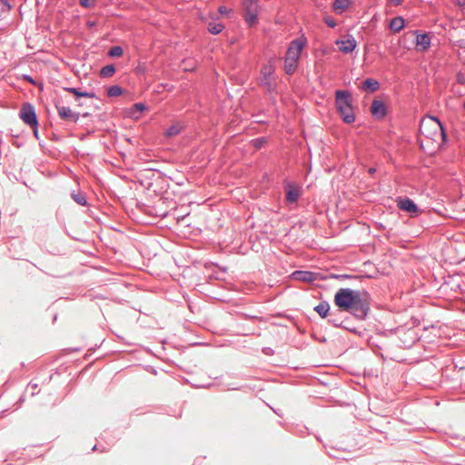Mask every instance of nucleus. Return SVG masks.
Returning a JSON list of instances; mask_svg holds the SVG:
<instances>
[{
	"label": "nucleus",
	"mask_w": 465,
	"mask_h": 465,
	"mask_svg": "<svg viewBox=\"0 0 465 465\" xmlns=\"http://www.w3.org/2000/svg\"><path fill=\"white\" fill-rule=\"evenodd\" d=\"M333 302L337 312H348L360 322L365 321L371 312L370 294L367 291L341 288L335 292Z\"/></svg>",
	"instance_id": "f257e3e1"
},
{
	"label": "nucleus",
	"mask_w": 465,
	"mask_h": 465,
	"mask_svg": "<svg viewBox=\"0 0 465 465\" xmlns=\"http://www.w3.org/2000/svg\"><path fill=\"white\" fill-rule=\"evenodd\" d=\"M335 106L341 120L345 124H352L355 122V114L352 106V95L348 90L335 91Z\"/></svg>",
	"instance_id": "f03ea898"
},
{
	"label": "nucleus",
	"mask_w": 465,
	"mask_h": 465,
	"mask_svg": "<svg viewBox=\"0 0 465 465\" xmlns=\"http://www.w3.org/2000/svg\"><path fill=\"white\" fill-rule=\"evenodd\" d=\"M242 16L248 27L252 28L259 24L261 5L259 0H242Z\"/></svg>",
	"instance_id": "7ed1b4c3"
},
{
	"label": "nucleus",
	"mask_w": 465,
	"mask_h": 465,
	"mask_svg": "<svg viewBox=\"0 0 465 465\" xmlns=\"http://www.w3.org/2000/svg\"><path fill=\"white\" fill-rule=\"evenodd\" d=\"M395 203L398 209L407 213L411 218H417L424 213V210L408 196H397Z\"/></svg>",
	"instance_id": "20e7f679"
},
{
	"label": "nucleus",
	"mask_w": 465,
	"mask_h": 465,
	"mask_svg": "<svg viewBox=\"0 0 465 465\" xmlns=\"http://www.w3.org/2000/svg\"><path fill=\"white\" fill-rule=\"evenodd\" d=\"M19 118L28 127L36 125L39 121L34 104L29 102L24 103L19 111Z\"/></svg>",
	"instance_id": "39448f33"
},
{
	"label": "nucleus",
	"mask_w": 465,
	"mask_h": 465,
	"mask_svg": "<svg viewBox=\"0 0 465 465\" xmlns=\"http://www.w3.org/2000/svg\"><path fill=\"white\" fill-rule=\"evenodd\" d=\"M411 34L415 35L414 45L415 50L419 52H426L431 45V32H423L421 30H413Z\"/></svg>",
	"instance_id": "423d86ee"
},
{
	"label": "nucleus",
	"mask_w": 465,
	"mask_h": 465,
	"mask_svg": "<svg viewBox=\"0 0 465 465\" xmlns=\"http://www.w3.org/2000/svg\"><path fill=\"white\" fill-rule=\"evenodd\" d=\"M291 278L294 281L312 283L315 281L325 280L327 277L323 276L321 272L296 270L292 272Z\"/></svg>",
	"instance_id": "0eeeda50"
},
{
	"label": "nucleus",
	"mask_w": 465,
	"mask_h": 465,
	"mask_svg": "<svg viewBox=\"0 0 465 465\" xmlns=\"http://www.w3.org/2000/svg\"><path fill=\"white\" fill-rule=\"evenodd\" d=\"M307 44H308V40L304 35L292 40L287 48L285 57H291V58L292 57L293 58L297 54L298 60H300L302 52L305 48Z\"/></svg>",
	"instance_id": "6e6552de"
},
{
	"label": "nucleus",
	"mask_w": 465,
	"mask_h": 465,
	"mask_svg": "<svg viewBox=\"0 0 465 465\" xmlns=\"http://www.w3.org/2000/svg\"><path fill=\"white\" fill-rule=\"evenodd\" d=\"M370 112L374 119L383 120L389 114V107L383 100L375 98L371 102Z\"/></svg>",
	"instance_id": "1a4fd4ad"
},
{
	"label": "nucleus",
	"mask_w": 465,
	"mask_h": 465,
	"mask_svg": "<svg viewBox=\"0 0 465 465\" xmlns=\"http://www.w3.org/2000/svg\"><path fill=\"white\" fill-rule=\"evenodd\" d=\"M283 188L285 191V201L287 203H297L302 194L301 187L294 183L285 180L283 182Z\"/></svg>",
	"instance_id": "9d476101"
},
{
	"label": "nucleus",
	"mask_w": 465,
	"mask_h": 465,
	"mask_svg": "<svg viewBox=\"0 0 465 465\" xmlns=\"http://www.w3.org/2000/svg\"><path fill=\"white\" fill-rule=\"evenodd\" d=\"M145 172L146 173H140L138 181H139V183L147 190L152 189V187L153 185V177L155 174H157L158 178H161V179L163 178V176H164V173H163L162 172H160L157 169H150V170H146Z\"/></svg>",
	"instance_id": "9b49d317"
},
{
	"label": "nucleus",
	"mask_w": 465,
	"mask_h": 465,
	"mask_svg": "<svg viewBox=\"0 0 465 465\" xmlns=\"http://www.w3.org/2000/svg\"><path fill=\"white\" fill-rule=\"evenodd\" d=\"M274 71L275 67L272 62H270L268 64H263L261 69V83L268 91H271L272 86L270 78L273 74Z\"/></svg>",
	"instance_id": "f8f14e48"
},
{
	"label": "nucleus",
	"mask_w": 465,
	"mask_h": 465,
	"mask_svg": "<svg viewBox=\"0 0 465 465\" xmlns=\"http://www.w3.org/2000/svg\"><path fill=\"white\" fill-rule=\"evenodd\" d=\"M351 322H352V319L351 317H345L342 320L343 326H340V328L346 330L351 333H354L359 337H364L367 330L365 328L360 329V328L352 325Z\"/></svg>",
	"instance_id": "ddd939ff"
},
{
	"label": "nucleus",
	"mask_w": 465,
	"mask_h": 465,
	"mask_svg": "<svg viewBox=\"0 0 465 465\" xmlns=\"http://www.w3.org/2000/svg\"><path fill=\"white\" fill-rule=\"evenodd\" d=\"M380 87H381L380 82L377 79L372 78V77H368L365 80H363L361 83V90L368 94H372V93L377 92L380 89Z\"/></svg>",
	"instance_id": "4468645a"
},
{
	"label": "nucleus",
	"mask_w": 465,
	"mask_h": 465,
	"mask_svg": "<svg viewBox=\"0 0 465 465\" xmlns=\"http://www.w3.org/2000/svg\"><path fill=\"white\" fill-rule=\"evenodd\" d=\"M339 50L343 54H351L356 48L357 43L354 37L351 36L347 40L337 41Z\"/></svg>",
	"instance_id": "2eb2a0df"
},
{
	"label": "nucleus",
	"mask_w": 465,
	"mask_h": 465,
	"mask_svg": "<svg viewBox=\"0 0 465 465\" xmlns=\"http://www.w3.org/2000/svg\"><path fill=\"white\" fill-rule=\"evenodd\" d=\"M65 92H68L72 94L74 96V99L78 101L82 97H87V98H95L96 94L95 93L92 91H82L80 88L76 87H64L63 88Z\"/></svg>",
	"instance_id": "dca6fc26"
},
{
	"label": "nucleus",
	"mask_w": 465,
	"mask_h": 465,
	"mask_svg": "<svg viewBox=\"0 0 465 465\" xmlns=\"http://www.w3.org/2000/svg\"><path fill=\"white\" fill-rule=\"evenodd\" d=\"M420 132L426 137L431 140H435V136L438 134L439 129L436 127H432V125H428L425 124V119L420 121Z\"/></svg>",
	"instance_id": "f3484780"
},
{
	"label": "nucleus",
	"mask_w": 465,
	"mask_h": 465,
	"mask_svg": "<svg viewBox=\"0 0 465 465\" xmlns=\"http://www.w3.org/2000/svg\"><path fill=\"white\" fill-rule=\"evenodd\" d=\"M406 26V21L401 15L392 18L389 24V29L393 33H400Z\"/></svg>",
	"instance_id": "a211bd4d"
},
{
	"label": "nucleus",
	"mask_w": 465,
	"mask_h": 465,
	"mask_svg": "<svg viewBox=\"0 0 465 465\" xmlns=\"http://www.w3.org/2000/svg\"><path fill=\"white\" fill-rule=\"evenodd\" d=\"M313 311L322 319H326L331 313V305L328 301L322 300L319 304L314 306Z\"/></svg>",
	"instance_id": "6ab92c4d"
},
{
	"label": "nucleus",
	"mask_w": 465,
	"mask_h": 465,
	"mask_svg": "<svg viewBox=\"0 0 465 465\" xmlns=\"http://www.w3.org/2000/svg\"><path fill=\"white\" fill-rule=\"evenodd\" d=\"M298 55L296 54L295 57H285L284 58V72L288 75H292L294 74V72L297 70L298 67Z\"/></svg>",
	"instance_id": "aec40b11"
},
{
	"label": "nucleus",
	"mask_w": 465,
	"mask_h": 465,
	"mask_svg": "<svg viewBox=\"0 0 465 465\" xmlns=\"http://www.w3.org/2000/svg\"><path fill=\"white\" fill-rule=\"evenodd\" d=\"M147 109L148 106L144 103H135L130 108L129 115L132 118L138 119Z\"/></svg>",
	"instance_id": "412c9836"
},
{
	"label": "nucleus",
	"mask_w": 465,
	"mask_h": 465,
	"mask_svg": "<svg viewBox=\"0 0 465 465\" xmlns=\"http://www.w3.org/2000/svg\"><path fill=\"white\" fill-rule=\"evenodd\" d=\"M351 0H334L332 8L336 14L341 15L351 5Z\"/></svg>",
	"instance_id": "4be33fe9"
},
{
	"label": "nucleus",
	"mask_w": 465,
	"mask_h": 465,
	"mask_svg": "<svg viewBox=\"0 0 465 465\" xmlns=\"http://www.w3.org/2000/svg\"><path fill=\"white\" fill-rule=\"evenodd\" d=\"M225 28L224 24L217 23L214 21L209 22L207 25V30L211 35H216L223 32Z\"/></svg>",
	"instance_id": "5701e85b"
},
{
	"label": "nucleus",
	"mask_w": 465,
	"mask_h": 465,
	"mask_svg": "<svg viewBox=\"0 0 465 465\" xmlns=\"http://www.w3.org/2000/svg\"><path fill=\"white\" fill-rule=\"evenodd\" d=\"M183 130V127L181 126L180 124H172L171 126H169L165 132H164V135L166 137H174L178 134H180Z\"/></svg>",
	"instance_id": "b1692460"
},
{
	"label": "nucleus",
	"mask_w": 465,
	"mask_h": 465,
	"mask_svg": "<svg viewBox=\"0 0 465 465\" xmlns=\"http://www.w3.org/2000/svg\"><path fill=\"white\" fill-rule=\"evenodd\" d=\"M116 72V67L113 64H106L102 67L100 71V76L102 78H109L112 77Z\"/></svg>",
	"instance_id": "393cba45"
},
{
	"label": "nucleus",
	"mask_w": 465,
	"mask_h": 465,
	"mask_svg": "<svg viewBox=\"0 0 465 465\" xmlns=\"http://www.w3.org/2000/svg\"><path fill=\"white\" fill-rule=\"evenodd\" d=\"M71 197L76 203H78L81 206L88 205V202H87L85 195L80 191H78V192L73 191L71 193Z\"/></svg>",
	"instance_id": "a878e982"
},
{
	"label": "nucleus",
	"mask_w": 465,
	"mask_h": 465,
	"mask_svg": "<svg viewBox=\"0 0 465 465\" xmlns=\"http://www.w3.org/2000/svg\"><path fill=\"white\" fill-rule=\"evenodd\" d=\"M56 109H57V113H58V115L59 117L62 119V120H64V121H68L69 118L72 116V110L70 107H67V106H62V105H58L56 104Z\"/></svg>",
	"instance_id": "bb28decb"
},
{
	"label": "nucleus",
	"mask_w": 465,
	"mask_h": 465,
	"mask_svg": "<svg viewBox=\"0 0 465 465\" xmlns=\"http://www.w3.org/2000/svg\"><path fill=\"white\" fill-rule=\"evenodd\" d=\"M425 119V124H428V125H432V127H436L438 129L444 126L443 123L440 121V119L438 116L428 114Z\"/></svg>",
	"instance_id": "cd10ccee"
},
{
	"label": "nucleus",
	"mask_w": 465,
	"mask_h": 465,
	"mask_svg": "<svg viewBox=\"0 0 465 465\" xmlns=\"http://www.w3.org/2000/svg\"><path fill=\"white\" fill-rule=\"evenodd\" d=\"M124 89L118 84L111 85L107 88V95L109 97L120 96L124 94Z\"/></svg>",
	"instance_id": "c85d7f7f"
},
{
	"label": "nucleus",
	"mask_w": 465,
	"mask_h": 465,
	"mask_svg": "<svg viewBox=\"0 0 465 465\" xmlns=\"http://www.w3.org/2000/svg\"><path fill=\"white\" fill-rule=\"evenodd\" d=\"M342 320L343 319H341V317H339L337 315L336 312H332L330 313V318L328 319V322L335 328H340V326H343Z\"/></svg>",
	"instance_id": "c756f323"
},
{
	"label": "nucleus",
	"mask_w": 465,
	"mask_h": 465,
	"mask_svg": "<svg viewBox=\"0 0 465 465\" xmlns=\"http://www.w3.org/2000/svg\"><path fill=\"white\" fill-rule=\"evenodd\" d=\"M124 49L121 45H114L108 50L107 55L112 58H118L123 56Z\"/></svg>",
	"instance_id": "7c9ffc66"
},
{
	"label": "nucleus",
	"mask_w": 465,
	"mask_h": 465,
	"mask_svg": "<svg viewBox=\"0 0 465 465\" xmlns=\"http://www.w3.org/2000/svg\"><path fill=\"white\" fill-rule=\"evenodd\" d=\"M373 330L378 335L389 337L391 335H393L396 332L397 329H383L378 325H374Z\"/></svg>",
	"instance_id": "2f4dec72"
},
{
	"label": "nucleus",
	"mask_w": 465,
	"mask_h": 465,
	"mask_svg": "<svg viewBox=\"0 0 465 465\" xmlns=\"http://www.w3.org/2000/svg\"><path fill=\"white\" fill-rule=\"evenodd\" d=\"M267 143V138L264 137V136H261V137H258V138H254L251 141V144L252 146L255 149V150H260L262 149L264 144Z\"/></svg>",
	"instance_id": "473e14b6"
},
{
	"label": "nucleus",
	"mask_w": 465,
	"mask_h": 465,
	"mask_svg": "<svg viewBox=\"0 0 465 465\" xmlns=\"http://www.w3.org/2000/svg\"><path fill=\"white\" fill-rule=\"evenodd\" d=\"M439 131H440V138H441V143L439 145V148L442 149L448 143L449 137H448V134H447V131H446L444 126L440 128Z\"/></svg>",
	"instance_id": "72a5a7b5"
},
{
	"label": "nucleus",
	"mask_w": 465,
	"mask_h": 465,
	"mask_svg": "<svg viewBox=\"0 0 465 465\" xmlns=\"http://www.w3.org/2000/svg\"><path fill=\"white\" fill-rule=\"evenodd\" d=\"M361 275H352V274H331L330 278L338 279V280H344V279H359L361 278Z\"/></svg>",
	"instance_id": "f704fd0d"
},
{
	"label": "nucleus",
	"mask_w": 465,
	"mask_h": 465,
	"mask_svg": "<svg viewBox=\"0 0 465 465\" xmlns=\"http://www.w3.org/2000/svg\"><path fill=\"white\" fill-rule=\"evenodd\" d=\"M79 4L82 7L92 8L96 5L97 0H79Z\"/></svg>",
	"instance_id": "c9c22d12"
},
{
	"label": "nucleus",
	"mask_w": 465,
	"mask_h": 465,
	"mask_svg": "<svg viewBox=\"0 0 465 465\" xmlns=\"http://www.w3.org/2000/svg\"><path fill=\"white\" fill-rule=\"evenodd\" d=\"M323 21L325 23V25L330 27V28H335L336 25H337V23L336 21L334 20V18H332L331 16L330 15H327L323 18Z\"/></svg>",
	"instance_id": "e433bc0d"
},
{
	"label": "nucleus",
	"mask_w": 465,
	"mask_h": 465,
	"mask_svg": "<svg viewBox=\"0 0 465 465\" xmlns=\"http://www.w3.org/2000/svg\"><path fill=\"white\" fill-rule=\"evenodd\" d=\"M21 79H23L24 81L27 82L28 84H32V85H38V83L35 79H34V77H32L30 74H23L21 75Z\"/></svg>",
	"instance_id": "4c0bfd02"
},
{
	"label": "nucleus",
	"mask_w": 465,
	"mask_h": 465,
	"mask_svg": "<svg viewBox=\"0 0 465 465\" xmlns=\"http://www.w3.org/2000/svg\"><path fill=\"white\" fill-rule=\"evenodd\" d=\"M367 344L371 349H374V348L381 349L380 345L378 344V342L376 341V339L373 336L368 337Z\"/></svg>",
	"instance_id": "58836bf2"
},
{
	"label": "nucleus",
	"mask_w": 465,
	"mask_h": 465,
	"mask_svg": "<svg viewBox=\"0 0 465 465\" xmlns=\"http://www.w3.org/2000/svg\"><path fill=\"white\" fill-rule=\"evenodd\" d=\"M0 3L3 5V11L9 12L13 5L10 4L9 0H0Z\"/></svg>",
	"instance_id": "ea45409f"
},
{
	"label": "nucleus",
	"mask_w": 465,
	"mask_h": 465,
	"mask_svg": "<svg viewBox=\"0 0 465 465\" xmlns=\"http://www.w3.org/2000/svg\"><path fill=\"white\" fill-rule=\"evenodd\" d=\"M39 123L35 126L32 125L30 128L33 131L34 137L40 142V136H39Z\"/></svg>",
	"instance_id": "a19ab883"
},
{
	"label": "nucleus",
	"mask_w": 465,
	"mask_h": 465,
	"mask_svg": "<svg viewBox=\"0 0 465 465\" xmlns=\"http://www.w3.org/2000/svg\"><path fill=\"white\" fill-rule=\"evenodd\" d=\"M262 352L264 354V355H267V356H272L274 354V350L272 349L271 347H263L262 349Z\"/></svg>",
	"instance_id": "79ce46f5"
},
{
	"label": "nucleus",
	"mask_w": 465,
	"mask_h": 465,
	"mask_svg": "<svg viewBox=\"0 0 465 465\" xmlns=\"http://www.w3.org/2000/svg\"><path fill=\"white\" fill-rule=\"evenodd\" d=\"M231 12L225 5H220L218 7V13L222 15H228Z\"/></svg>",
	"instance_id": "37998d69"
},
{
	"label": "nucleus",
	"mask_w": 465,
	"mask_h": 465,
	"mask_svg": "<svg viewBox=\"0 0 465 465\" xmlns=\"http://www.w3.org/2000/svg\"><path fill=\"white\" fill-rule=\"evenodd\" d=\"M79 117H80V114L79 113H74V112H72V116L69 118L68 121L74 123V124H76L79 120Z\"/></svg>",
	"instance_id": "c03bdc74"
},
{
	"label": "nucleus",
	"mask_w": 465,
	"mask_h": 465,
	"mask_svg": "<svg viewBox=\"0 0 465 465\" xmlns=\"http://www.w3.org/2000/svg\"><path fill=\"white\" fill-rule=\"evenodd\" d=\"M457 82L460 84H465V75L462 73L457 74Z\"/></svg>",
	"instance_id": "a18cd8bd"
},
{
	"label": "nucleus",
	"mask_w": 465,
	"mask_h": 465,
	"mask_svg": "<svg viewBox=\"0 0 465 465\" xmlns=\"http://www.w3.org/2000/svg\"><path fill=\"white\" fill-rule=\"evenodd\" d=\"M312 338H313L315 341H319V342H322V343H325V342L327 341V339H326L324 336H322V337H318L315 333H313V334H312Z\"/></svg>",
	"instance_id": "49530a36"
},
{
	"label": "nucleus",
	"mask_w": 465,
	"mask_h": 465,
	"mask_svg": "<svg viewBox=\"0 0 465 465\" xmlns=\"http://www.w3.org/2000/svg\"><path fill=\"white\" fill-rule=\"evenodd\" d=\"M95 25H96V22H95V21L88 20V21L86 22V26H87L88 28H90V29H91V28H93V27H94Z\"/></svg>",
	"instance_id": "de8ad7c7"
},
{
	"label": "nucleus",
	"mask_w": 465,
	"mask_h": 465,
	"mask_svg": "<svg viewBox=\"0 0 465 465\" xmlns=\"http://www.w3.org/2000/svg\"><path fill=\"white\" fill-rule=\"evenodd\" d=\"M376 172H377V169L375 167H373V166L369 167V169H368V173L370 175H373L374 173H376Z\"/></svg>",
	"instance_id": "09e8293b"
},
{
	"label": "nucleus",
	"mask_w": 465,
	"mask_h": 465,
	"mask_svg": "<svg viewBox=\"0 0 465 465\" xmlns=\"http://www.w3.org/2000/svg\"><path fill=\"white\" fill-rule=\"evenodd\" d=\"M390 1H391V5L398 6V5H401L403 0H390Z\"/></svg>",
	"instance_id": "8fccbe9b"
},
{
	"label": "nucleus",
	"mask_w": 465,
	"mask_h": 465,
	"mask_svg": "<svg viewBox=\"0 0 465 465\" xmlns=\"http://www.w3.org/2000/svg\"><path fill=\"white\" fill-rule=\"evenodd\" d=\"M50 139L53 141H55V142L60 141V137L57 134H55L54 133H52V136Z\"/></svg>",
	"instance_id": "3c124183"
},
{
	"label": "nucleus",
	"mask_w": 465,
	"mask_h": 465,
	"mask_svg": "<svg viewBox=\"0 0 465 465\" xmlns=\"http://www.w3.org/2000/svg\"><path fill=\"white\" fill-rule=\"evenodd\" d=\"M28 385L31 386L33 389H36L38 387V384L37 383H34L32 381L29 382Z\"/></svg>",
	"instance_id": "603ef678"
},
{
	"label": "nucleus",
	"mask_w": 465,
	"mask_h": 465,
	"mask_svg": "<svg viewBox=\"0 0 465 465\" xmlns=\"http://www.w3.org/2000/svg\"><path fill=\"white\" fill-rule=\"evenodd\" d=\"M458 5L460 6H465V0H458Z\"/></svg>",
	"instance_id": "864d4df0"
},
{
	"label": "nucleus",
	"mask_w": 465,
	"mask_h": 465,
	"mask_svg": "<svg viewBox=\"0 0 465 465\" xmlns=\"http://www.w3.org/2000/svg\"><path fill=\"white\" fill-rule=\"evenodd\" d=\"M90 116H91V114H90V113H87V112H86V113H84V114H82V117H84V118H86V117H90Z\"/></svg>",
	"instance_id": "5fc2aeb1"
},
{
	"label": "nucleus",
	"mask_w": 465,
	"mask_h": 465,
	"mask_svg": "<svg viewBox=\"0 0 465 465\" xmlns=\"http://www.w3.org/2000/svg\"><path fill=\"white\" fill-rule=\"evenodd\" d=\"M14 144H15L16 147H18V148H20V147L22 146V144H21V143H19V142H16V143H15Z\"/></svg>",
	"instance_id": "6e6d98bb"
},
{
	"label": "nucleus",
	"mask_w": 465,
	"mask_h": 465,
	"mask_svg": "<svg viewBox=\"0 0 465 465\" xmlns=\"http://www.w3.org/2000/svg\"><path fill=\"white\" fill-rule=\"evenodd\" d=\"M97 450V446H96V445H94V446L92 448V450Z\"/></svg>",
	"instance_id": "4d7b16f0"
},
{
	"label": "nucleus",
	"mask_w": 465,
	"mask_h": 465,
	"mask_svg": "<svg viewBox=\"0 0 465 465\" xmlns=\"http://www.w3.org/2000/svg\"><path fill=\"white\" fill-rule=\"evenodd\" d=\"M90 351H95V347L90 348Z\"/></svg>",
	"instance_id": "13d9d810"
},
{
	"label": "nucleus",
	"mask_w": 465,
	"mask_h": 465,
	"mask_svg": "<svg viewBox=\"0 0 465 465\" xmlns=\"http://www.w3.org/2000/svg\"><path fill=\"white\" fill-rule=\"evenodd\" d=\"M56 319H57V315H56V314H54V321H56Z\"/></svg>",
	"instance_id": "bf43d9fd"
}]
</instances>
